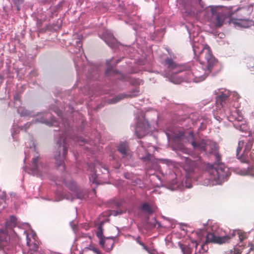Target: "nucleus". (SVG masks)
I'll use <instances>...</instances> for the list:
<instances>
[{"mask_svg":"<svg viewBox=\"0 0 254 254\" xmlns=\"http://www.w3.org/2000/svg\"><path fill=\"white\" fill-rule=\"evenodd\" d=\"M191 138L190 143L194 149L204 151L209 154H213L215 156V164L217 166L208 171L210 185L221 184L228 177L227 168L221 163V157L218 152V148L214 143L209 140H201L197 142L194 140V135L192 132L189 133Z\"/></svg>","mask_w":254,"mask_h":254,"instance_id":"1","label":"nucleus"},{"mask_svg":"<svg viewBox=\"0 0 254 254\" xmlns=\"http://www.w3.org/2000/svg\"><path fill=\"white\" fill-rule=\"evenodd\" d=\"M17 225V218L13 215L9 217L4 228L0 229V248L5 254L13 253L17 243V237L13 228Z\"/></svg>","mask_w":254,"mask_h":254,"instance_id":"2","label":"nucleus"},{"mask_svg":"<svg viewBox=\"0 0 254 254\" xmlns=\"http://www.w3.org/2000/svg\"><path fill=\"white\" fill-rule=\"evenodd\" d=\"M194 55L196 57V60L202 65H206V69H202L204 71L203 74H200L197 72H193V75L195 78H198L200 80H204L207 74L210 73L213 67L217 64V60L213 56L209 47L203 48L200 52L197 51L195 47H193Z\"/></svg>","mask_w":254,"mask_h":254,"instance_id":"3","label":"nucleus"},{"mask_svg":"<svg viewBox=\"0 0 254 254\" xmlns=\"http://www.w3.org/2000/svg\"><path fill=\"white\" fill-rule=\"evenodd\" d=\"M233 235L231 236L225 235L220 237L216 235L214 233H208L206 236L205 239L203 241L195 242L196 246L200 245L201 249L206 252L208 251L207 245L208 243H214L217 244H223L227 243L232 238Z\"/></svg>","mask_w":254,"mask_h":254,"instance_id":"4","label":"nucleus"},{"mask_svg":"<svg viewBox=\"0 0 254 254\" xmlns=\"http://www.w3.org/2000/svg\"><path fill=\"white\" fill-rule=\"evenodd\" d=\"M58 154L55 156L56 164L58 168L62 171L64 170V160L67 152L65 138H61L57 142Z\"/></svg>","mask_w":254,"mask_h":254,"instance_id":"5","label":"nucleus"},{"mask_svg":"<svg viewBox=\"0 0 254 254\" xmlns=\"http://www.w3.org/2000/svg\"><path fill=\"white\" fill-rule=\"evenodd\" d=\"M65 185L77 198L83 199L87 196V191L77 188L75 182L71 181L66 183Z\"/></svg>","mask_w":254,"mask_h":254,"instance_id":"6","label":"nucleus"},{"mask_svg":"<svg viewBox=\"0 0 254 254\" xmlns=\"http://www.w3.org/2000/svg\"><path fill=\"white\" fill-rule=\"evenodd\" d=\"M150 128L149 123L146 120L139 122L137 123L135 127V134L138 138L144 136L148 132Z\"/></svg>","mask_w":254,"mask_h":254,"instance_id":"7","label":"nucleus"},{"mask_svg":"<svg viewBox=\"0 0 254 254\" xmlns=\"http://www.w3.org/2000/svg\"><path fill=\"white\" fill-rule=\"evenodd\" d=\"M164 64L169 70L177 69L178 73L185 70V67L175 63L173 60L167 58L164 60Z\"/></svg>","mask_w":254,"mask_h":254,"instance_id":"8","label":"nucleus"},{"mask_svg":"<svg viewBox=\"0 0 254 254\" xmlns=\"http://www.w3.org/2000/svg\"><path fill=\"white\" fill-rule=\"evenodd\" d=\"M100 245L107 252H110L113 248L114 240L111 238H105L99 240Z\"/></svg>","mask_w":254,"mask_h":254,"instance_id":"9","label":"nucleus"},{"mask_svg":"<svg viewBox=\"0 0 254 254\" xmlns=\"http://www.w3.org/2000/svg\"><path fill=\"white\" fill-rule=\"evenodd\" d=\"M27 245L29 248L28 254H32L33 253L36 252L39 249V245L38 242L35 240H31L27 235Z\"/></svg>","mask_w":254,"mask_h":254,"instance_id":"10","label":"nucleus"},{"mask_svg":"<svg viewBox=\"0 0 254 254\" xmlns=\"http://www.w3.org/2000/svg\"><path fill=\"white\" fill-rule=\"evenodd\" d=\"M118 150L124 157L128 155V146L127 142H122L118 147Z\"/></svg>","mask_w":254,"mask_h":254,"instance_id":"11","label":"nucleus"},{"mask_svg":"<svg viewBox=\"0 0 254 254\" xmlns=\"http://www.w3.org/2000/svg\"><path fill=\"white\" fill-rule=\"evenodd\" d=\"M115 209L110 211L109 215L110 216H117L125 213L127 211L126 207H116Z\"/></svg>","mask_w":254,"mask_h":254,"instance_id":"12","label":"nucleus"},{"mask_svg":"<svg viewBox=\"0 0 254 254\" xmlns=\"http://www.w3.org/2000/svg\"><path fill=\"white\" fill-rule=\"evenodd\" d=\"M124 201L118 198H114L108 201L106 205L109 206H120L124 205Z\"/></svg>","mask_w":254,"mask_h":254,"instance_id":"13","label":"nucleus"},{"mask_svg":"<svg viewBox=\"0 0 254 254\" xmlns=\"http://www.w3.org/2000/svg\"><path fill=\"white\" fill-rule=\"evenodd\" d=\"M104 40L111 47H113L116 42V39L111 33L108 34V37L105 38Z\"/></svg>","mask_w":254,"mask_h":254,"instance_id":"14","label":"nucleus"},{"mask_svg":"<svg viewBox=\"0 0 254 254\" xmlns=\"http://www.w3.org/2000/svg\"><path fill=\"white\" fill-rule=\"evenodd\" d=\"M139 157L143 162L146 163H152L154 160V157L150 154L148 153L146 154L145 156H141L139 155Z\"/></svg>","mask_w":254,"mask_h":254,"instance_id":"15","label":"nucleus"},{"mask_svg":"<svg viewBox=\"0 0 254 254\" xmlns=\"http://www.w3.org/2000/svg\"><path fill=\"white\" fill-rule=\"evenodd\" d=\"M228 99V96L226 94H222L217 97L216 100L217 103H220L222 106L226 103Z\"/></svg>","mask_w":254,"mask_h":254,"instance_id":"16","label":"nucleus"},{"mask_svg":"<svg viewBox=\"0 0 254 254\" xmlns=\"http://www.w3.org/2000/svg\"><path fill=\"white\" fill-rule=\"evenodd\" d=\"M234 235H238L239 239L241 242H243L248 238L247 233L243 232L241 230H237L234 232Z\"/></svg>","mask_w":254,"mask_h":254,"instance_id":"17","label":"nucleus"},{"mask_svg":"<svg viewBox=\"0 0 254 254\" xmlns=\"http://www.w3.org/2000/svg\"><path fill=\"white\" fill-rule=\"evenodd\" d=\"M139 210L140 212L144 213L147 214L148 215L152 214L154 211L155 209L154 207H138Z\"/></svg>","mask_w":254,"mask_h":254,"instance_id":"18","label":"nucleus"},{"mask_svg":"<svg viewBox=\"0 0 254 254\" xmlns=\"http://www.w3.org/2000/svg\"><path fill=\"white\" fill-rule=\"evenodd\" d=\"M39 158L38 156H36L32 159V170L33 171H38L39 170V166H38V161Z\"/></svg>","mask_w":254,"mask_h":254,"instance_id":"19","label":"nucleus"},{"mask_svg":"<svg viewBox=\"0 0 254 254\" xmlns=\"http://www.w3.org/2000/svg\"><path fill=\"white\" fill-rule=\"evenodd\" d=\"M224 20V18L222 16L218 15H217L215 22L216 26L218 27H221L223 24Z\"/></svg>","mask_w":254,"mask_h":254,"instance_id":"20","label":"nucleus"},{"mask_svg":"<svg viewBox=\"0 0 254 254\" xmlns=\"http://www.w3.org/2000/svg\"><path fill=\"white\" fill-rule=\"evenodd\" d=\"M96 236L100 240L105 238L103 237V230L102 225H100L98 227L97 231L96 232Z\"/></svg>","mask_w":254,"mask_h":254,"instance_id":"21","label":"nucleus"},{"mask_svg":"<svg viewBox=\"0 0 254 254\" xmlns=\"http://www.w3.org/2000/svg\"><path fill=\"white\" fill-rule=\"evenodd\" d=\"M6 196L5 192L0 190V206L5 203Z\"/></svg>","mask_w":254,"mask_h":254,"instance_id":"22","label":"nucleus"},{"mask_svg":"<svg viewBox=\"0 0 254 254\" xmlns=\"http://www.w3.org/2000/svg\"><path fill=\"white\" fill-rule=\"evenodd\" d=\"M23 0H13V2L17 7V10L20 9V5L23 3Z\"/></svg>","mask_w":254,"mask_h":254,"instance_id":"23","label":"nucleus"},{"mask_svg":"<svg viewBox=\"0 0 254 254\" xmlns=\"http://www.w3.org/2000/svg\"><path fill=\"white\" fill-rule=\"evenodd\" d=\"M185 136V132L184 131H179L175 135V137L179 140H183Z\"/></svg>","mask_w":254,"mask_h":254,"instance_id":"24","label":"nucleus"},{"mask_svg":"<svg viewBox=\"0 0 254 254\" xmlns=\"http://www.w3.org/2000/svg\"><path fill=\"white\" fill-rule=\"evenodd\" d=\"M124 97H124V95H119V96H117L115 98L112 99L111 100V103H115L120 101L121 100H122Z\"/></svg>","mask_w":254,"mask_h":254,"instance_id":"25","label":"nucleus"},{"mask_svg":"<svg viewBox=\"0 0 254 254\" xmlns=\"http://www.w3.org/2000/svg\"><path fill=\"white\" fill-rule=\"evenodd\" d=\"M243 144H244V142H241V141H239L238 143V146L237 149V156L238 157L239 156V154L242 150V148Z\"/></svg>","mask_w":254,"mask_h":254,"instance_id":"26","label":"nucleus"},{"mask_svg":"<svg viewBox=\"0 0 254 254\" xmlns=\"http://www.w3.org/2000/svg\"><path fill=\"white\" fill-rule=\"evenodd\" d=\"M136 242H137V243H138L140 245H141L143 249L145 250H147V246H146L145 244L141 241L140 238L139 237L137 238Z\"/></svg>","mask_w":254,"mask_h":254,"instance_id":"27","label":"nucleus"},{"mask_svg":"<svg viewBox=\"0 0 254 254\" xmlns=\"http://www.w3.org/2000/svg\"><path fill=\"white\" fill-rule=\"evenodd\" d=\"M179 246H180V248L181 249L182 252L184 254H186L187 253V251L188 250V248L185 246H184V245H182L181 244H179Z\"/></svg>","mask_w":254,"mask_h":254,"instance_id":"28","label":"nucleus"},{"mask_svg":"<svg viewBox=\"0 0 254 254\" xmlns=\"http://www.w3.org/2000/svg\"><path fill=\"white\" fill-rule=\"evenodd\" d=\"M238 159L241 161V162L245 163H248L249 162L248 159L245 156H241L240 157H238Z\"/></svg>","mask_w":254,"mask_h":254,"instance_id":"29","label":"nucleus"},{"mask_svg":"<svg viewBox=\"0 0 254 254\" xmlns=\"http://www.w3.org/2000/svg\"><path fill=\"white\" fill-rule=\"evenodd\" d=\"M139 94V91L138 88H135L131 93L130 96H136Z\"/></svg>","mask_w":254,"mask_h":254,"instance_id":"30","label":"nucleus"},{"mask_svg":"<svg viewBox=\"0 0 254 254\" xmlns=\"http://www.w3.org/2000/svg\"><path fill=\"white\" fill-rule=\"evenodd\" d=\"M79 254H94V252L92 253L89 249L86 248L82 252H80Z\"/></svg>","mask_w":254,"mask_h":254,"instance_id":"31","label":"nucleus"},{"mask_svg":"<svg viewBox=\"0 0 254 254\" xmlns=\"http://www.w3.org/2000/svg\"><path fill=\"white\" fill-rule=\"evenodd\" d=\"M241 250L238 248H235L234 249V251L232 252V254H241L242 253Z\"/></svg>","mask_w":254,"mask_h":254,"instance_id":"32","label":"nucleus"},{"mask_svg":"<svg viewBox=\"0 0 254 254\" xmlns=\"http://www.w3.org/2000/svg\"><path fill=\"white\" fill-rule=\"evenodd\" d=\"M64 197L65 198H66V199L70 200H72L74 198V197L73 196V194H72V195L64 194Z\"/></svg>","mask_w":254,"mask_h":254,"instance_id":"33","label":"nucleus"},{"mask_svg":"<svg viewBox=\"0 0 254 254\" xmlns=\"http://www.w3.org/2000/svg\"><path fill=\"white\" fill-rule=\"evenodd\" d=\"M253 145V142L252 141H250L248 143V144L246 145V148L248 149V150H250L252 146Z\"/></svg>","mask_w":254,"mask_h":254,"instance_id":"34","label":"nucleus"},{"mask_svg":"<svg viewBox=\"0 0 254 254\" xmlns=\"http://www.w3.org/2000/svg\"><path fill=\"white\" fill-rule=\"evenodd\" d=\"M93 252H94V254H101L100 251H99L96 249H92Z\"/></svg>","mask_w":254,"mask_h":254,"instance_id":"35","label":"nucleus"},{"mask_svg":"<svg viewBox=\"0 0 254 254\" xmlns=\"http://www.w3.org/2000/svg\"><path fill=\"white\" fill-rule=\"evenodd\" d=\"M41 122L43 123H45V124H46L47 125H52L53 124V123H50L49 122H48V121H47L46 120L42 121Z\"/></svg>","mask_w":254,"mask_h":254,"instance_id":"36","label":"nucleus"},{"mask_svg":"<svg viewBox=\"0 0 254 254\" xmlns=\"http://www.w3.org/2000/svg\"><path fill=\"white\" fill-rule=\"evenodd\" d=\"M141 206L145 207V206H149L147 203H145L143 204Z\"/></svg>","mask_w":254,"mask_h":254,"instance_id":"37","label":"nucleus"},{"mask_svg":"<svg viewBox=\"0 0 254 254\" xmlns=\"http://www.w3.org/2000/svg\"><path fill=\"white\" fill-rule=\"evenodd\" d=\"M232 13H229V16L230 17H231V16H232Z\"/></svg>","mask_w":254,"mask_h":254,"instance_id":"38","label":"nucleus"},{"mask_svg":"<svg viewBox=\"0 0 254 254\" xmlns=\"http://www.w3.org/2000/svg\"><path fill=\"white\" fill-rule=\"evenodd\" d=\"M187 188H191V186H187Z\"/></svg>","mask_w":254,"mask_h":254,"instance_id":"39","label":"nucleus"}]
</instances>
